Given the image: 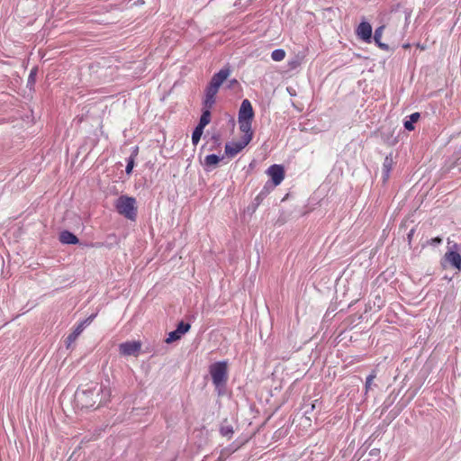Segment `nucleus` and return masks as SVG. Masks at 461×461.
<instances>
[{
    "label": "nucleus",
    "instance_id": "nucleus-1",
    "mask_svg": "<svg viewBox=\"0 0 461 461\" xmlns=\"http://www.w3.org/2000/svg\"><path fill=\"white\" fill-rule=\"evenodd\" d=\"M111 396V390L97 383H90L84 388H79L75 393L77 406L84 409L97 407L106 403Z\"/></svg>",
    "mask_w": 461,
    "mask_h": 461
},
{
    "label": "nucleus",
    "instance_id": "nucleus-2",
    "mask_svg": "<svg viewBox=\"0 0 461 461\" xmlns=\"http://www.w3.org/2000/svg\"><path fill=\"white\" fill-rule=\"evenodd\" d=\"M209 372L218 395H222L225 393L228 381L227 362L219 361L212 364L209 367Z\"/></svg>",
    "mask_w": 461,
    "mask_h": 461
},
{
    "label": "nucleus",
    "instance_id": "nucleus-3",
    "mask_svg": "<svg viewBox=\"0 0 461 461\" xmlns=\"http://www.w3.org/2000/svg\"><path fill=\"white\" fill-rule=\"evenodd\" d=\"M136 199L131 196L121 195L115 201L114 206L117 212L126 219L135 221L137 217Z\"/></svg>",
    "mask_w": 461,
    "mask_h": 461
},
{
    "label": "nucleus",
    "instance_id": "nucleus-4",
    "mask_svg": "<svg viewBox=\"0 0 461 461\" xmlns=\"http://www.w3.org/2000/svg\"><path fill=\"white\" fill-rule=\"evenodd\" d=\"M250 142L249 136L242 137L240 141L229 142L225 145V155L233 158Z\"/></svg>",
    "mask_w": 461,
    "mask_h": 461
},
{
    "label": "nucleus",
    "instance_id": "nucleus-5",
    "mask_svg": "<svg viewBox=\"0 0 461 461\" xmlns=\"http://www.w3.org/2000/svg\"><path fill=\"white\" fill-rule=\"evenodd\" d=\"M459 246L454 243L450 249L445 254V259L455 268L461 269V255L458 252Z\"/></svg>",
    "mask_w": 461,
    "mask_h": 461
},
{
    "label": "nucleus",
    "instance_id": "nucleus-6",
    "mask_svg": "<svg viewBox=\"0 0 461 461\" xmlns=\"http://www.w3.org/2000/svg\"><path fill=\"white\" fill-rule=\"evenodd\" d=\"M191 328V325L189 323H185L184 321H180L177 324V327L175 330L168 333L167 338L166 339V342L167 344L172 343L176 340H178L181 339L182 335L186 333Z\"/></svg>",
    "mask_w": 461,
    "mask_h": 461
},
{
    "label": "nucleus",
    "instance_id": "nucleus-7",
    "mask_svg": "<svg viewBox=\"0 0 461 461\" xmlns=\"http://www.w3.org/2000/svg\"><path fill=\"white\" fill-rule=\"evenodd\" d=\"M358 39L366 43L372 41V26L368 22H361L356 30Z\"/></svg>",
    "mask_w": 461,
    "mask_h": 461
},
{
    "label": "nucleus",
    "instance_id": "nucleus-8",
    "mask_svg": "<svg viewBox=\"0 0 461 461\" xmlns=\"http://www.w3.org/2000/svg\"><path fill=\"white\" fill-rule=\"evenodd\" d=\"M267 172L275 185H280L285 178V170L281 165L274 164L268 167Z\"/></svg>",
    "mask_w": 461,
    "mask_h": 461
},
{
    "label": "nucleus",
    "instance_id": "nucleus-9",
    "mask_svg": "<svg viewBox=\"0 0 461 461\" xmlns=\"http://www.w3.org/2000/svg\"><path fill=\"white\" fill-rule=\"evenodd\" d=\"M141 344L139 341H127L120 344V353L123 356H132L138 353Z\"/></svg>",
    "mask_w": 461,
    "mask_h": 461
},
{
    "label": "nucleus",
    "instance_id": "nucleus-10",
    "mask_svg": "<svg viewBox=\"0 0 461 461\" xmlns=\"http://www.w3.org/2000/svg\"><path fill=\"white\" fill-rule=\"evenodd\" d=\"M254 117V111L251 103L248 99L241 102L238 120H252Z\"/></svg>",
    "mask_w": 461,
    "mask_h": 461
},
{
    "label": "nucleus",
    "instance_id": "nucleus-11",
    "mask_svg": "<svg viewBox=\"0 0 461 461\" xmlns=\"http://www.w3.org/2000/svg\"><path fill=\"white\" fill-rule=\"evenodd\" d=\"M95 318V315H91L86 320L81 321L77 325V327L74 329V330L68 336L67 341L68 345L72 342H74L77 337L83 332L86 326L89 324Z\"/></svg>",
    "mask_w": 461,
    "mask_h": 461
},
{
    "label": "nucleus",
    "instance_id": "nucleus-12",
    "mask_svg": "<svg viewBox=\"0 0 461 461\" xmlns=\"http://www.w3.org/2000/svg\"><path fill=\"white\" fill-rule=\"evenodd\" d=\"M230 68H223L219 72L214 74L210 81L209 84L212 86L217 87L218 89L221 86V84L228 78V77L230 75Z\"/></svg>",
    "mask_w": 461,
    "mask_h": 461
},
{
    "label": "nucleus",
    "instance_id": "nucleus-13",
    "mask_svg": "<svg viewBox=\"0 0 461 461\" xmlns=\"http://www.w3.org/2000/svg\"><path fill=\"white\" fill-rule=\"evenodd\" d=\"M393 160L392 155H388L384 158L382 167V178L383 182L385 183L390 177V174L393 168Z\"/></svg>",
    "mask_w": 461,
    "mask_h": 461
},
{
    "label": "nucleus",
    "instance_id": "nucleus-14",
    "mask_svg": "<svg viewBox=\"0 0 461 461\" xmlns=\"http://www.w3.org/2000/svg\"><path fill=\"white\" fill-rule=\"evenodd\" d=\"M59 241L62 244L74 245L79 242L78 238L69 230H63L59 234Z\"/></svg>",
    "mask_w": 461,
    "mask_h": 461
},
{
    "label": "nucleus",
    "instance_id": "nucleus-15",
    "mask_svg": "<svg viewBox=\"0 0 461 461\" xmlns=\"http://www.w3.org/2000/svg\"><path fill=\"white\" fill-rule=\"evenodd\" d=\"M222 158L223 157L221 158L216 154H210L204 158L203 165L205 170L209 171L212 169V167L216 166Z\"/></svg>",
    "mask_w": 461,
    "mask_h": 461
},
{
    "label": "nucleus",
    "instance_id": "nucleus-16",
    "mask_svg": "<svg viewBox=\"0 0 461 461\" xmlns=\"http://www.w3.org/2000/svg\"><path fill=\"white\" fill-rule=\"evenodd\" d=\"M384 28H385L384 25H381V26L377 27L375 30L374 37H372V39H374L375 44L380 49L387 50H388V45L381 41L382 35H383V32L384 31Z\"/></svg>",
    "mask_w": 461,
    "mask_h": 461
},
{
    "label": "nucleus",
    "instance_id": "nucleus-17",
    "mask_svg": "<svg viewBox=\"0 0 461 461\" xmlns=\"http://www.w3.org/2000/svg\"><path fill=\"white\" fill-rule=\"evenodd\" d=\"M238 121H239L240 130L244 133L243 137L249 136V139L251 140L252 137H253V131L251 129V121L252 120H238Z\"/></svg>",
    "mask_w": 461,
    "mask_h": 461
},
{
    "label": "nucleus",
    "instance_id": "nucleus-18",
    "mask_svg": "<svg viewBox=\"0 0 461 461\" xmlns=\"http://www.w3.org/2000/svg\"><path fill=\"white\" fill-rule=\"evenodd\" d=\"M420 117L419 113H413L409 117L408 120L404 121L403 126L407 131H413L414 130V123L419 120Z\"/></svg>",
    "mask_w": 461,
    "mask_h": 461
},
{
    "label": "nucleus",
    "instance_id": "nucleus-19",
    "mask_svg": "<svg viewBox=\"0 0 461 461\" xmlns=\"http://www.w3.org/2000/svg\"><path fill=\"white\" fill-rule=\"evenodd\" d=\"M210 121H211V111L208 109H204L200 117L199 122L196 126H199V127L204 129L205 126L210 123Z\"/></svg>",
    "mask_w": 461,
    "mask_h": 461
},
{
    "label": "nucleus",
    "instance_id": "nucleus-20",
    "mask_svg": "<svg viewBox=\"0 0 461 461\" xmlns=\"http://www.w3.org/2000/svg\"><path fill=\"white\" fill-rule=\"evenodd\" d=\"M138 154V147H135L131 155L127 158V165L125 168L126 174H131L132 172L133 167H134V160L135 157Z\"/></svg>",
    "mask_w": 461,
    "mask_h": 461
},
{
    "label": "nucleus",
    "instance_id": "nucleus-21",
    "mask_svg": "<svg viewBox=\"0 0 461 461\" xmlns=\"http://www.w3.org/2000/svg\"><path fill=\"white\" fill-rule=\"evenodd\" d=\"M203 129L199 127V126H196L192 133V143L194 146H196L200 140H201V137L203 135Z\"/></svg>",
    "mask_w": 461,
    "mask_h": 461
},
{
    "label": "nucleus",
    "instance_id": "nucleus-22",
    "mask_svg": "<svg viewBox=\"0 0 461 461\" xmlns=\"http://www.w3.org/2000/svg\"><path fill=\"white\" fill-rule=\"evenodd\" d=\"M285 57V51L283 49H276L272 51L271 58L274 61H281Z\"/></svg>",
    "mask_w": 461,
    "mask_h": 461
},
{
    "label": "nucleus",
    "instance_id": "nucleus-23",
    "mask_svg": "<svg viewBox=\"0 0 461 461\" xmlns=\"http://www.w3.org/2000/svg\"><path fill=\"white\" fill-rule=\"evenodd\" d=\"M221 435L227 438H231L234 433L233 428L230 425L222 426L220 429Z\"/></svg>",
    "mask_w": 461,
    "mask_h": 461
},
{
    "label": "nucleus",
    "instance_id": "nucleus-24",
    "mask_svg": "<svg viewBox=\"0 0 461 461\" xmlns=\"http://www.w3.org/2000/svg\"><path fill=\"white\" fill-rule=\"evenodd\" d=\"M214 103H215V97L210 96V95H205L203 104L204 109H208L211 111V108L212 107Z\"/></svg>",
    "mask_w": 461,
    "mask_h": 461
},
{
    "label": "nucleus",
    "instance_id": "nucleus-25",
    "mask_svg": "<svg viewBox=\"0 0 461 461\" xmlns=\"http://www.w3.org/2000/svg\"><path fill=\"white\" fill-rule=\"evenodd\" d=\"M219 89L213 86H212L211 84H209L206 88H205V95H210V96H213L215 97V95H217Z\"/></svg>",
    "mask_w": 461,
    "mask_h": 461
},
{
    "label": "nucleus",
    "instance_id": "nucleus-26",
    "mask_svg": "<svg viewBox=\"0 0 461 461\" xmlns=\"http://www.w3.org/2000/svg\"><path fill=\"white\" fill-rule=\"evenodd\" d=\"M36 73H37V70L35 68L32 69L30 74H29V77H28V85H34L35 83V79H36Z\"/></svg>",
    "mask_w": 461,
    "mask_h": 461
},
{
    "label": "nucleus",
    "instance_id": "nucleus-27",
    "mask_svg": "<svg viewBox=\"0 0 461 461\" xmlns=\"http://www.w3.org/2000/svg\"><path fill=\"white\" fill-rule=\"evenodd\" d=\"M375 378V373H372L370 374L366 379V391L370 388L374 379Z\"/></svg>",
    "mask_w": 461,
    "mask_h": 461
},
{
    "label": "nucleus",
    "instance_id": "nucleus-28",
    "mask_svg": "<svg viewBox=\"0 0 461 461\" xmlns=\"http://www.w3.org/2000/svg\"><path fill=\"white\" fill-rule=\"evenodd\" d=\"M441 241H442V240L440 238L437 237V238H434V239L431 240L430 244L431 245H438V244H440Z\"/></svg>",
    "mask_w": 461,
    "mask_h": 461
},
{
    "label": "nucleus",
    "instance_id": "nucleus-29",
    "mask_svg": "<svg viewBox=\"0 0 461 461\" xmlns=\"http://www.w3.org/2000/svg\"><path fill=\"white\" fill-rule=\"evenodd\" d=\"M237 84H238V81L236 79H232V80L230 81L229 87H232L233 86H235Z\"/></svg>",
    "mask_w": 461,
    "mask_h": 461
},
{
    "label": "nucleus",
    "instance_id": "nucleus-30",
    "mask_svg": "<svg viewBox=\"0 0 461 461\" xmlns=\"http://www.w3.org/2000/svg\"><path fill=\"white\" fill-rule=\"evenodd\" d=\"M212 139L214 140L215 142L219 141V136L217 135L212 136Z\"/></svg>",
    "mask_w": 461,
    "mask_h": 461
},
{
    "label": "nucleus",
    "instance_id": "nucleus-31",
    "mask_svg": "<svg viewBox=\"0 0 461 461\" xmlns=\"http://www.w3.org/2000/svg\"><path fill=\"white\" fill-rule=\"evenodd\" d=\"M412 232H413V230H411V232L409 233L408 235V238L410 239L411 237H412Z\"/></svg>",
    "mask_w": 461,
    "mask_h": 461
}]
</instances>
